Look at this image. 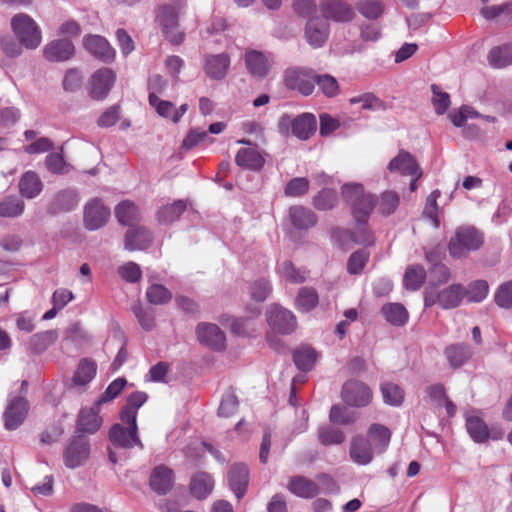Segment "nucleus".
Instances as JSON below:
<instances>
[{"instance_id":"f257e3e1","label":"nucleus","mask_w":512,"mask_h":512,"mask_svg":"<svg viewBox=\"0 0 512 512\" xmlns=\"http://www.w3.org/2000/svg\"><path fill=\"white\" fill-rule=\"evenodd\" d=\"M390 430L378 423L371 424L367 434H357L349 442L350 460L358 466L373 462L376 455L382 454L389 446Z\"/></svg>"},{"instance_id":"f03ea898","label":"nucleus","mask_w":512,"mask_h":512,"mask_svg":"<svg viewBox=\"0 0 512 512\" xmlns=\"http://www.w3.org/2000/svg\"><path fill=\"white\" fill-rule=\"evenodd\" d=\"M345 202L350 206L357 222H366L370 213L376 206V199L372 194L365 193L361 184H345L341 190Z\"/></svg>"},{"instance_id":"7ed1b4c3","label":"nucleus","mask_w":512,"mask_h":512,"mask_svg":"<svg viewBox=\"0 0 512 512\" xmlns=\"http://www.w3.org/2000/svg\"><path fill=\"white\" fill-rule=\"evenodd\" d=\"M464 297L465 287L461 284H451L443 289L428 284L424 290V305L431 307L438 304L442 309H453L461 304Z\"/></svg>"},{"instance_id":"20e7f679","label":"nucleus","mask_w":512,"mask_h":512,"mask_svg":"<svg viewBox=\"0 0 512 512\" xmlns=\"http://www.w3.org/2000/svg\"><path fill=\"white\" fill-rule=\"evenodd\" d=\"M11 29L16 38L27 49H36L42 42L41 28L28 14L18 13L11 18Z\"/></svg>"},{"instance_id":"39448f33","label":"nucleus","mask_w":512,"mask_h":512,"mask_svg":"<svg viewBox=\"0 0 512 512\" xmlns=\"http://www.w3.org/2000/svg\"><path fill=\"white\" fill-rule=\"evenodd\" d=\"M483 244L482 235L472 227H460L450 239L449 252L454 258L464 257L468 252L479 249Z\"/></svg>"},{"instance_id":"423d86ee","label":"nucleus","mask_w":512,"mask_h":512,"mask_svg":"<svg viewBox=\"0 0 512 512\" xmlns=\"http://www.w3.org/2000/svg\"><path fill=\"white\" fill-rule=\"evenodd\" d=\"M316 127V118L309 113L301 114L295 118L284 115L280 118L278 123L279 131L282 134H287L291 128L292 134L301 140L309 139L316 131Z\"/></svg>"},{"instance_id":"0eeeda50","label":"nucleus","mask_w":512,"mask_h":512,"mask_svg":"<svg viewBox=\"0 0 512 512\" xmlns=\"http://www.w3.org/2000/svg\"><path fill=\"white\" fill-rule=\"evenodd\" d=\"M179 7L165 4L159 8L158 21L165 37L172 44H180L184 40V33L180 30L178 15Z\"/></svg>"},{"instance_id":"6e6552de","label":"nucleus","mask_w":512,"mask_h":512,"mask_svg":"<svg viewBox=\"0 0 512 512\" xmlns=\"http://www.w3.org/2000/svg\"><path fill=\"white\" fill-rule=\"evenodd\" d=\"M116 82V73L107 67L96 70L89 78L88 93L94 100H104Z\"/></svg>"},{"instance_id":"1a4fd4ad","label":"nucleus","mask_w":512,"mask_h":512,"mask_svg":"<svg viewBox=\"0 0 512 512\" xmlns=\"http://www.w3.org/2000/svg\"><path fill=\"white\" fill-rule=\"evenodd\" d=\"M89 455L90 445L88 439L81 434H77L68 442L64 450V464L70 469L78 468L88 460Z\"/></svg>"},{"instance_id":"9d476101","label":"nucleus","mask_w":512,"mask_h":512,"mask_svg":"<svg viewBox=\"0 0 512 512\" xmlns=\"http://www.w3.org/2000/svg\"><path fill=\"white\" fill-rule=\"evenodd\" d=\"M269 327L279 334H290L297 327L295 315L288 309L279 305H270L266 311Z\"/></svg>"},{"instance_id":"9b49d317","label":"nucleus","mask_w":512,"mask_h":512,"mask_svg":"<svg viewBox=\"0 0 512 512\" xmlns=\"http://www.w3.org/2000/svg\"><path fill=\"white\" fill-rule=\"evenodd\" d=\"M123 423L127 425V428L120 424H115L111 427L109 431L110 442L119 448L130 449L137 446L143 449V443L138 436L137 421L134 424L132 422Z\"/></svg>"},{"instance_id":"f8f14e48","label":"nucleus","mask_w":512,"mask_h":512,"mask_svg":"<svg viewBox=\"0 0 512 512\" xmlns=\"http://www.w3.org/2000/svg\"><path fill=\"white\" fill-rule=\"evenodd\" d=\"M315 75L311 69L291 68L286 71L284 82L287 88L309 96L315 89Z\"/></svg>"},{"instance_id":"ddd939ff","label":"nucleus","mask_w":512,"mask_h":512,"mask_svg":"<svg viewBox=\"0 0 512 512\" xmlns=\"http://www.w3.org/2000/svg\"><path fill=\"white\" fill-rule=\"evenodd\" d=\"M320 10L326 21L348 23L356 17L354 8L345 0H321Z\"/></svg>"},{"instance_id":"4468645a","label":"nucleus","mask_w":512,"mask_h":512,"mask_svg":"<svg viewBox=\"0 0 512 512\" xmlns=\"http://www.w3.org/2000/svg\"><path fill=\"white\" fill-rule=\"evenodd\" d=\"M110 218V209L101 199L93 198L88 201L83 210L84 226L91 231L98 230L106 225Z\"/></svg>"},{"instance_id":"2eb2a0df","label":"nucleus","mask_w":512,"mask_h":512,"mask_svg":"<svg viewBox=\"0 0 512 512\" xmlns=\"http://www.w3.org/2000/svg\"><path fill=\"white\" fill-rule=\"evenodd\" d=\"M341 396L347 405L360 408L371 402L372 391L361 381L349 380L343 385Z\"/></svg>"},{"instance_id":"dca6fc26","label":"nucleus","mask_w":512,"mask_h":512,"mask_svg":"<svg viewBox=\"0 0 512 512\" xmlns=\"http://www.w3.org/2000/svg\"><path fill=\"white\" fill-rule=\"evenodd\" d=\"M197 340L208 348L222 351L226 347V337L218 325L214 323H199L195 330Z\"/></svg>"},{"instance_id":"f3484780","label":"nucleus","mask_w":512,"mask_h":512,"mask_svg":"<svg viewBox=\"0 0 512 512\" xmlns=\"http://www.w3.org/2000/svg\"><path fill=\"white\" fill-rule=\"evenodd\" d=\"M329 32L328 22L319 16H313L305 25L304 36L310 46L320 48L328 40Z\"/></svg>"},{"instance_id":"a211bd4d","label":"nucleus","mask_w":512,"mask_h":512,"mask_svg":"<svg viewBox=\"0 0 512 512\" xmlns=\"http://www.w3.org/2000/svg\"><path fill=\"white\" fill-rule=\"evenodd\" d=\"M28 403L24 397H10L4 412L5 428L14 430L25 420L28 413Z\"/></svg>"},{"instance_id":"6ab92c4d","label":"nucleus","mask_w":512,"mask_h":512,"mask_svg":"<svg viewBox=\"0 0 512 512\" xmlns=\"http://www.w3.org/2000/svg\"><path fill=\"white\" fill-rule=\"evenodd\" d=\"M74 54V44L67 38L52 40L43 48V57L49 62H64Z\"/></svg>"},{"instance_id":"aec40b11","label":"nucleus","mask_w":512,"mask_h":512,"mask_svg":"<svg viewBox=\"0 0 512 512\" xmlns=\"http://www.w3.org/2000/svg\"><path fill=\"white\" fill-rule=\"evenodd\" d=\"M388 170L397 172L403 176L415 177L419 179L422 176V170L415 158L407 151L401 150L388 164Z\"/></svg>"},{"instance_id":"412c9836","label":"nucleus","mask_w":512,"mask_h":512,"mask_svg":"<svg viewBox=\"0 0 512 512\" xmlns=\"http://www.w3.org/2000/svg\"><path fill=\"white\" fill-rule=\"evenodd\" d=\"M78 195L74 189H64L58 191L49 201L47 212L50 215L70 212L78 205Z\"/></svg>"},{"instance_id":"4be33fe9","label":"nucleus","mask_w":512,"mask_h":512,"mask_svg":"<svg viewBox=\"0 0 512 512\" xmlns=\"http://www.w3.org/2000/svg\"><path fill=\"white\" fill-rule=\"evenodd\" d=\"M273 59L270 54L256 50H247L245 53V64L248 71L257 78H264L270 70Z\"/></svg>"},{"instance_id":"5701e85b","label":"nucleus","mask_w":512,"mask_h":512,"mask_svg":"<svg viewBox=\"0 0 512 512\" xmlns=\"http://www.w3.org/2000/svg\"><path fill=\"white\" fill-rule=\"evenodd\" d=\"M151 243L152 234L143 226L132 227L128 229L125 234L124 246L126 250H145L151 245Z\"/></svg>"},{"instance_id":"b1692460","label":"nucleus","mask_w":512,"mask_h":512,"mask_svg":"<svg viewBox=\"0 0 512 512\" xmlns=\"http://www.w3.org/2000/svg\"><path fill=\"white\" fill-rule=\"evenodd\" d=\"M235 162L242 168L257 171L263 167L265 155L255 147L243 148L237 152Z\"/></svg>"},{"instance_id":"393cba45","label":"nucleus","mask_w":512,"mask_h":512,"mask_svg":"<svg viewBox=\"0 0 512 512\" xmlns=\"http://www.w3.org/2000/svg\"><path fill=\"white\" fill-rule=\"evenodd\" d=\"M173 471L165 465L154 468L150 476V487L158 494H166L173 486Z\"/></svg>"},{"instance_id":"a878e982","label":"nucleus","mask_w":512,"mask_h":512,"mask_svg":"<svg viewBox=\"0 0 512 512\" xmlns=\"http://www.w3.org/2000/svg\"><path fill=\"white\" fill-rule=\"evenodd\" d=\"M286 487L292 494L300 498H313L320 492L318 484L304 476L291 477Z\"/></svg>"},{"instance_id":"bb28decb","label":"nucleus","mask_w":512,"mask_h":512,"mask_svg":"<svg viewBox=\"0 0 512 512\" xmlns=\"http://www.w3.org/2000/svg\"><path fill=\"white\" fill-rule=\"evenodd\" d=\"M83 45L90 54L104 61L111 60L114 57V50L106 39L99 35L85 36Z\"/></svg>"},{"instance_id":"cd10ccee","label":"nucleus","mask_w":512,"mask_h":512,"mask_svg":"<svg viewBox=\"0 0 512 512\" xmlns=\"http://www.w3.org/2000/svg\"><path fill=\"white\" fill-rule=\"evenodd\" d=\"M228 481L230 488L238 499L242 498L247 490L249 472L244 464H234L229 473Z\"/></svg>"},{"instance_id":"c85d7f7f","label":"nucleus","mask_w":512,"mask_h":512,"mask_svg":"<svg viewBox=\"0 0 512 512\" xmlns=\"http://www.w3.org/2000/svg\"><path fill=\"white\" fill-rule=\"evenodd\" d=\"M230 59L226 54L209 55L205 58L204 70L214 80L223 79L228 71Z\"/></svg>"},{"instance_id":"c756f323","label":"nucleus","mask_w":512,"mask_h":512,"mask_svg":"<svg viewBox=\"0 0 512 512\" xmlns=\"http://www.w3.org/2000/svg\"><path fill=\"white\" fill-rule=\"evenodd\" d=\"M101 405L97 402L90 408H83L79 414L78 431L95 433L101 426V418L98 416Z\"/></svg>"},{"instance_id":"7c9ffc66","label":"nucleus","mask_w":512,"mask_h":512,"mask_svg":"<svg viewBox=\"0 0 512 512\" xmlns=\"http://www.w3.org/2000/svg\"><path fill=\"white\" fill-rule=\"evenodd\" d=\"M289 219L293 227L298 231H305L316 224L315 214L302 206H294L289 209Z\"/></svg>"},{"instance_id":"2f4dec72","label":"nucleus","mask_w":512,"mask_h":512,"mask_svg":"<svg viewBox=\"0 0 512 512\" xmlns=\"http://www.w3.org/2000/svg\"><path fill=\"white\" fill-rule=\"evenodd\" d=\"M186 207L187 205L183 200H176L171 204L162 205L156 212V219L159 224H171L180 218Z\"/></svg>"},{"instance_id":"473e14b6","label":"nucleus","mask_w":512,"mask_h":512,"mask_svg":"<svg viewBox=\"0 0 512 512\" xmlns=\"http://www.w3.org/2000/svg\"><path fill=\"white\" fill-rule=\"evenodd\" d=\"M58 339L56 330H46L33 334L28 342V349L34 354H40L47 350Z\"/></svg>"},{"instance_id":"72a5a7b5","label":"nucleus","mask_w":512,"mask_h":512,"mask_svg":"<svg viewBox=\"0 0 512 512\" xmlns=\"http://www.w3.org/2000/svg\"><path fill=\"white\" fill-rule=\"evenodd\" d=\"M148 396L145 392L136 391L131 393L127 398V403L121 411L120 417L122 422L137 421V410L147 401Z\"/></svg>"},{"instance_id":"f704fd0d","label":"nucleus","mask_w":512,"mask_h":512,"mask_svg":"<svg viewBox=\"0 0 512 512\" xmlns=\"http://www.w3.org/2000/svg\"><path fill=\"white\" fill-rule=\"evenodd\" d=\"M43 189V183L39 176L33 171H27L19 181V191L27 199L37 197Z\"/></svg>"},{"instance_id":"c9c22d12","label":"nucleus","mask_w":512,"mask_h":512,"mask_svg":"<svg viewBox=\"0 0 512 512\" xmlns=\"http://www.w3.org/2000/svg\"><path fill=\"white\" fill-rule=\"evenodd\" d=\"M466 428L470 437L476 443H483L490 436L487 425L477 415H468L466 417Z\"/></svg>"},{"instance_id":"e433bc0d","label":"nucleus","mask_w":512,"mask_h":512,"mask_svg":"<svg viewBox=\"0 0 512 512\" xmlns=\"http://www.w3.org/2000/svg\"><path fill=\"white\" fill-rule=\"evenodd\" d=\"M25 202L16 195H9L0 201V217L17 218L24 213Z\"/></svg>"},{"instance_id":"4c0bfd02","label":"nucleus","mask_w":512,"mask_h":512,"mask_svg":"<svg viewBox=\"0 0 512 512\" xmlns=\"http://www.w3.org/2000/svg\"><path fill=\"white\" fill-rule=\"evenodd\" d=\"M488 63L493 68H504L512 64V44L492 48L487 56Z\"/></svg>"},{"instance_id":"58836bf2","label":"nucleus","mask_w":512,"mask_h":512,"mask_svg":"<svg viewBox=\"0 0 512 512\" xmlns=\"http://www.w3.org/2000/svg\"><path fill=\"white\" fill-rule=\"evenodd\" d=\"M445 355L453 368H459L471 358L472 352L468 345L454 344L446 348Z\"/></svg>"},{"instance_id":"ea45409f","label":"nucleus","mask_w":512,"mask_h":512,"mask_svg":"<svg viewBox=\"0 0 512 512\" xmlns=\"http://www.w3.org/2000/svg\"><path fill=\"white\" fill-rule=\"evenodd\" d=\"M115 215L123 225H132L140 218L137 206L129 200H124L116 206Z\"/></svg>"},{"instance_id":"a19ab883","label":"nucleus","mask_w":512,"mask_h":512,"mask_svg":"<svg viewBox=\"0 0 512 512\" xmlns=\"http://www.w3.org/2000/svg\"><path fill=\"white\" fill-rule=\"evenodd\" d=\"M213 480L210 475L200 472L197 473L191 480L190 489L192 494L198 498L203 499L211 493L213 489Z\"/></svg>"},{"instance_id":"79ce46f5","label":"nucleus","mask_w":512,"mask_h":512,"mask_svg":"<svg viewBox=\"0 0 512 512\" xmlns=\"http://www.w3.org/2000/svg\"><path fill=\"white\" fill-rule=\"evenodd\" d=\"M316 351L309 346H301L294 351L293 360L298 369L309 371L316 361Z\"/></svg>"},{"instance_id":"37998d69","label":"nucleus","mask_w":512,"mask_h":512,"mask_svg":"<svg viewBox=\"0 0 512 512\" xmlns=\"http://www.w3.org/2000/svg\"><path fill=\"white\" fill-rule=\"evenodd\" d=\"M400 203L399 194L393 190L382 192L376 201L378 212L384 216H389L396 211Z\"/></svg>"},{"instance_id":"c03bdc74","label":"nucleus","mask_w":512,"mask_h":512,"mask_svg":"<svg viewBox=\"0 0 512 512\" xmlns=\"http://www.w3.org/2000/svg\"><path fill=\"white\" fill-rule=\"evenodd\" d=\"M318 301L319 297L315 289L303 287L298 292L295 304L299 311L309 312L317 306Z\"/></svg>"},{"instance_id":"a18cd8bd","label":"nucleus","mask_w":512,"mask_h":512,"mask_svg":"<svg viewBox=\"0 0 512 512\" xmlns=\"http://www.w3.org/2000/svg\"><path fill=\"white\" fill-rule=\"evenodd\" d=\"M385 319L393 325H403L408 320V312L399 303L386 304L382 308Z\"/></svg>"},{"instance_id":"49530a36","label":"nucleus","mask_w":512,"mask_h":512,"mask_svg":"<svg viewBox=\"0 0 512 512\" xmlns=\"http://www.w3.org/2000/svg\"><path fill=\"white\" fill-rule=\"evenodd\" d=\"M426 271L420 265H412L407 268L404 274V285L407 289L417 290L424 283Z\"/></svg>"},{"instance_id":"de8ad7c7","label":"nucleus","mask_w":512,"mask_h":512,"mask_svg":"<svg viewBox=\"0 0 512 512\" xmlns=\"http://www.w3.org/2000/svg\"><path fill=\"white\" fill-rule=\"evenodd\" d=\"M318 439L325 446L340 445L345 441V435L338 428L322 426L318 429Z\"/></svg>"},{"instance_id":"09e8293b","label":"nucleus","mask_w":512,"mask_h":512,"mask_svg":"<svg viewBox=\"0 0 512 512\" xmlns=\"http://www.w3.org/2000/svg\"><path fill=\"white\" fill-rule=\"evenodd\" d=\"M96 374V365L93 361L83 359L80 361L78 368L73 377L75 384L86 385Z\"/></svg>"},{"instance_id":"8fccbe9b","label":"nucleus","mask_w":512,"mask_h":512,"mask_svg":"<svg viewBox=\"0 0 512 512\" xmlns=\"http://www.w3.org/2000/svg\"><path fill=\"white\" fill-rule=\"evenodd\" d=\"M147 300L154 305H163L172 299V293L161 284H152L146 291Z\"/></svg>"},{"instance_id":"3c124183","label":"nucleus","mask_w":512,"mask_h":512,"mask_svg":"<svg viewBox=\"0 0 512 512\" xmlns=\"http://www.w3.org/2000/svg\"><path fill=\"white\" fill-rule=\"evenodd\" d=\"M315 84L318 85L321 92L329 97H335L339 94V84L335 77L329 74L315 75Z\"/></svg>"},{"instance_id":"603ef678","label":"nucleus","mask_w":512,"mask_h":512,"mask_svg":"<svg viewBox=\"0 0 512 512\" xmlns=\"http://www.w3.org/2000/svg\"><path fill=\"white\" fill-rule=\"evenodd\" d=\"M489 291V285L484 280H477L469 284L468 288H465V296L469 302H481L483 301Z\"/></svg>"},{"instance_id":"864d4df0","label":"nucleus","mask_w":512,"mask_h":512,"mask_svg":"<svg viewBox=\"0 0 512 512\" xmlns=\"http://www.w3.org/2000/svg\"><path fill=\"white\" fill-rule=\"evenodd\" d=\"M383 400L391 406H399L403 402L404 393L402 389L393 383H384L381 385Z\"/></svg>"},{"instance_id":"5fc2aeb1","label":"nucleus","mask_w":512,"mask_h":512,"mask_svg":"<svg viewBox=\"0 0 512 512\" xmlns=\"http://www.w3.org/2000/svg\"><path fill=\"white\" fill-rule=\"evenodd\" d=\"M149 104L155 111L163 118L169 119L173 122V114L175 113V105L166 100H161L154 93L149 94Z\"/></svg>"},{"instance_id":"6e6d98bb","label":"nucleus","mask_w":512,"mask_h":512,"mask_svg":"<svg viewBox=\"0 0 512 512\" xmlns=\"http://www.w3.org/2000/svg\"><path fill=\"white\" fill-rule=\"evenodd\" d=\"M0 47L2 52L9 58H15L22 54L23 45L11 35H4L0 37Z\"/></svg>"},{"instance_id":"4d7b16f0","label":"nucleus","mask_w":512,"mask_h":512,"mask_svg":"<svg viewBox=\"0 0 512 512\" xmlns=\"http://www.w3.org/2000/svg\"><path fill=\"white\" fill-rule=\"evenodd\" d=\"M369 259V252L358 250L351 254L347 261V271L351 275L359 274L366 266Z\"/></svg>"},{"instance_id":"13d9d810","label":"nucleus","mask_w":512,"mask_h":512,"mask_svg":"<svg viewBox=\"0 0 512 512\" xmlns=\"http://www.w3.org/2000/svg\"><path fill=\"white\" fill-rule=\"evenodd\" d=\"M431 91L433 93V96L431 98L432 104L434 106L435 112L438 115L444 114L451 102H450V96L448 93L443 92L437 85L433 84L431 86Z\"/></svg>"},{"instance_id":"bf43d9fd","label":"nucleus","mask_w":512,"mask_h":512,"mask_svg":"<svg viewBox=\"0 0 512 512\" xmlns=\"http://www.w3.org/2000/svg\"><path fill=\"white\" fill-rule=\"evenodd\" d=\"M281 276L288 282L297 284L306 280V272L296 268L291 262L284 261L280 265Z\"/></svg>"},{"instance_id":"052dcab7","label":"nucleus","mask_w":512,"mask_h":512,"mask_svg":"<svg viewBox=\"0 0 512 512\" xmlns=\"http://www.w3.org/2000/svg\"><path fill=\"white\" fill-rule=\"evenodd\" d=\"M272 291L270 282L264 278L255 280L249 287V294L255 301H264Z\"/></svg>"},{"instance_id":"680f3d73","label":"nucleus","mask_w":512,"mask_h":512,"mask_svg":"<svg viewBox=\"0 0 512 512\" xmlns=\"http://www.w3.org/2000/svg\"><path fill=\"white\" fill-rule=\"evenodd\" d=\"M441 192L439 190L432 191L429 196L426 198V204L423 211V214L428 217L435 228L439 227V219H438V210L439 207L437 205V199L440 197Z\"/></svg>"},{"instance_id":"e2e57ef3","label":"nucleus","mask_w":512,"mask_h":512,"mask_svg":"<svg viewBox=\"0 0 512 512\" xmlns=\"http://www.w3.org/2000/svg\"><path fill=\"white\" fill-rule=\"evenodd\" d=\"M495 303L505 309L512 308V280L501 284L494 295Z\"/></svg>"},{"instance_id":"0e129e2a","label":"nucleus","mask_w":512,"mask_h":512,"mask_svg":"<svg viewBox=\"0 0 512 512\" xmlns=\"http://www.w3.org/2000/svg\"><path fill=\"white\" fill-rule=\"evenodd\" d=\"M313 203L319 210H328L337 203L336 192L330 189H323L314 197Z\"/></svg>"},{"instance_id":"69168bd1","label":"nucleus","mask_w":512,"mask_h":512,"mask_svg":"<svg viewBox=\"0 0 512 512\" xmlns=\"http://www.w3.org/2000/svg\"><path fill=\"white\" fill-rule=\"evenodd\" d=\"M126 383L127 382H126L125 378H117L114 381H112L106 388L103 395L96 401L97 405H102L103 403H106V402L116 398L120 394V392L123 390Z\"/></svg>"},{"instance_id":"338daca9","label":"nucleus","mask_w":512,"mask_h":512,"mask_svg":"<svg viewBox=\"0 0 512 512\" xmlns=\"http://www.w3.org/2000/svg\"><path fill=\"white\" fill-rule=\"evenodd\" d=\"M359 13L370 20L379 18L384 12V4L381 1H372L358 6Z\"/></svg>"},{"instance_id":"774afa93","label":"nucleus","mask_w":512,"mask_h":512,"mask_svg":"<svg viewBox=\"0 0 512 512\" xmlns=\"http://www.w3.org/2000/svg\"><path fill=\"white\" fill-rule=\"evenodd\" d=\"M309 188V182L306 178H293L285 187V195L290 197H299L304 195Z\"/></svg>"}]
</instances>
